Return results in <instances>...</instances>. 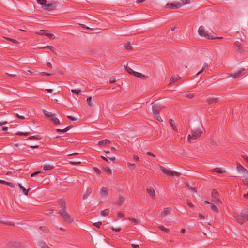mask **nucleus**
<instances>
[{"label": "nucleus", "mask_w": 248, "mask_h": 248, "mask_svg": "<svg viewBox=\"0 0 248 248\" xmlns=\"http://www.w3.org/2000/svg\"><path fill=\"white\" fill-rule=\"evenodd\" d=\"M234 217L238 223L242 224L248 221V210H242L240 214H235Z\"/></svg>", "instance_id": "1"}, {"label": "nucleus", "mask_w": 248, "mask_h": 248, "mask_svg": "<svg viewBox=\"0 0 248 248\" xmlns=\"http://www.w3.org/2000/svg\"><path fill=\"white\" fill-rule=\"evenodd\" d=\"M59 214L62 218L64 221L67 223L71 224L73 222V220L71 218L70 215L66 211V209H61L59 211Z\"/></svg>", "instance_id": "2"}, {"label": "nucleus", "mask_w": 248, "mask_h": 248, "mask_svg": "<svg viewBox=\"0 0 248 248\" xmlns=\"http://www.w3.org/2000/svg\"><path fill=\"white\" fill-rule=\"evenodd\" d=\"M202 133V132L200 129L197 128L192 130L191 131V134H189L188 135V141L190 142L191 139L193 140L196 139L200 137Z\"/></svg>", "instance_id": "3"}, {"label": "nucleus", "mask_w": 248, "mask_h": 248, "mask_svg": "<svg viewBox=\"0 0 248 248\" xmlns=\"http://www.w3.org/2000/svg\"><path fill=\"white\" fill-rule=\"evenodd\" d=\"M8 248H25V246L23 243L18 241H10L7 243Z\"/></svg>", "instance_id": "4"}, {"label": "nucleus", "mask_w": 248, "mask_h": 248, "mask_svg": "<svg viewBox=\"0 0 248 248\" xmlns=\"http://www.w3.org/2000/svg\"><path fill=\"white\" fill-rule=\"evenodd\" d=\"M198 33L201 36L204 37L206 39H212V36L210 35L209 33L205 31L203 26H201L198 29Z\"/></svg>", "instance_id": "5"}, {"label": "nucleus", "mask_w": 248, "mask_h": 248, "mask_svg": "<svg viewBox=\"0 0 248 248\" xmlns=\"http://www.w3.org/2000/svg\"><path fill=\"white\" fill-rule=\"evenodd\" d=\"M59 4L58 1H53L50 3L47 4L45 7H43V10L45 11H50L57 9V5Z\"/></svg>", "instance_id": "6"}, {"label": "nucleus", "mask_w": 248, "mask_h": 248, "mask_svg": "<svg viewBox=\"0 0 248 248\" xmlns=\"http://www.w3.org/2000/svg\"><path fill=\"white\" fill-rule=\"evenodd\" d=\"M38 35H44L48 37L50 39L54 40L55 38V36L53 34L49 33L48 31L45 30H40V32L36 33Z\"/></svg>", "instance_id": "7"}, {"label": "nucleus", "mask_w": 248, "mask_h": 248, "mask_svg": "<svg viewBox=\"0 0 248 248\" xmlns=\"http://www.w3.org/2000/svg\"><path fill=\"white\" fill-rule=\"evenodd\" d=\"M182 6V4L180 2L176 3H167L165 5V7H169L172 9H175L181 7Z\"/></svg>", "instance_id": "8"}, {"label": "nucleus", "mask_w": 248, "mask_h": 248, "mask_svg": "<svg viewBox=\"0 0 248 248\" xmlns=\"http://www.w3.org/2000/svg\"><path fill=\"white\" fill-rule=\"evenodd\" d=\"M234 44L237 48V51L239 53H242L244 52L243 45L241 42L239 41H235Z\"/></svg>", "instance_id": "9"}, {"label": "nucleus", "mask_w": 248, "mask_h": 248, "mask_svg": "<svg viewBox=\"0 0 248 248\" xmlns=\"http://www.w3.org/2000/svg\"><path fill=\"white\" fill-rule=\"evenodd\" d=\"M153 105L152 106V111H160L161 110H162L164 108V106H162V105L160 104H155L154 102Z\"/></svg>", "instance_id": "10"}, {"label": "nucleus", "mask_w": 248, "mask_h": 248, "mask_svg": "<svg viewBox=\"0 0 248 248\" xmlns=\"http://www.w3.org/2000/svg\"><path fill=\"white\" fill-rule=\"evenodd\" d=\"M237 170L239 172L248 174V171L238 162L237 163Z\"/></svg>", "instance_id": "11"}, {"label": "nucleus", "mask_w": 248, "mask_h": 248, "mask_svg": "<svg viewBox=\"0 0 248 248\" xmlns=\"http://www.w3.org/2000/svg\"><path fill=\"white\" fill-rule=\"evenodd\" d=\"M160 169L164 173L166 174L167 175H171L172 176L173 171L171 170H168L164 168L163 166H160Z\"/></svg>", "instance_id": "12"}, {"label": "nucleus", "mask_w": 248, "mask_h": 248, "mask_svg": "<svg viewBox=\"0 0 248 248\" xmlns=\"http://www.w3.org/2000/svg\"><path fill=\"white\" fill-rule=\"evenodd\" d=\"M100 193L102 196L106 197L108 194V189L106 187H103L100 190Z\"/></svg>", "instance_id": "13"}, {"label": "nucleus", "mask_w": 248, "mask_h": 248, "mask_svg": "<svg viewBox=\"0 0 248 248\" xmlns=\"http://www.w3.org/2000/svg\"><path fill=\"white\" fill-rule=\"evenodd\" d=\"M245 70L244 69H241L239 70L237 72H236L235 73H232V74H229V76L232 77L233 78H236L238 77H239L241 74V73L244 71Z\"/></svg>", "instance_id": "14"}, {"label": "nucleus", "mask_w": 248, "mask_h": 248, "mask_svg": "<svg viewBox=\"0 0 248 248\" xmlns=\"http://www.w3.org/2000/svg\"><path fill=\"white\" fill-rule=\"evenodd\" d=\"M58 203L60 207L61 208V209H66L65 202L62 199H60L58 201Z\"/></svg>", "instance_id": "15"}, {"label": "nucleus", "mask_w": 248, "mask_h": 248, "mask_svg": "<svg viewBox=\"0 0 248 248\" xmlns=\"http://www.w3.org/2000/svg\"><path fill=\"white\" fill-rule=\"evenodd\" d=\"M125 200V198L123 196L119 195V199L116 202V203L119 206H121Z\"/></svg>", "instance_id": "16"}, {"label": "nucleus", "mask_w": 248, "mask_h": 248, "mask_svg": "<svg viewBox=\"0 0 248 248\" xmlns=\"http://www.w3.org/2000/svg\"><path fill=\"white\" fill-rule=\"evenodd\" d=\"M212 197L216 199L218 202H220V200L218 199L219 193L215 189H213L212 191Z\"/></svg>", "instance_id": "17"}, {"label": "nucleus", "mask_w": 248, "mask_h": 248, "mask_svg": "<svg viewBox=\"0 0 248 248\" xmlns=\"http://www.w3.org/2000/svg\"><path fill=\"white\" fill-rule=\"evenodd\" d=\"M180 77L178 76V75H174V76L172 77L170 81L169 84H172L177 80H179L180 79Z\"/></svg>", "instance_id": "18"}, {"label": "nucleus", "mask_w": 248, "mask_h": 248, "mask_svg": "<svg viewBox=\"0 0 248 248\" xmlns=\"http://www.w3.org/2000/svg\"><path fill=\"white\" fill-rule=\"evenodd\" d=\"M218 101V98L217 97H209L207 99V102L208 104L217 103Z\"/></svg>", "instance_id": "19"}, {"label": "nucleus", "mask_w": 248, "mask_h": 248, "mask_svg": "<svg viewBox=\"0 0 248 248\" xmlns=\"http://www.w3.org/2000/svg\"><path fill=\"white\" fill-rule=\"evenodd\" d=\"M147 191L151 197H154L155 195V191L152 187L147 188Z\"/></svg>", "instance_id": "20"}, {"label": "nucleus", "mask_w": 248, "mask_h": 248, "mask_svg": "<svg viewBox=\"0 0 248 248\" xmlns=\"http://www.w3.org/2000/svg\"><path fill=\"white\" fill-rule=\"evenodd\" d=\"M92 192V188H90V187H88L85 193L83 195V199L84 200H85V199H87L88 197L91 194Z\"/></svg>", "instance_id": "21"}, {"label": "nucleus", "mask_w": 248, "mask_h": 248, "mask_svg": "<svg viewBox=\"0 0 248 248\" xmlns=\"http://www.w3.org/2000/svg\"><path fill=\"white\" fill-rule=\"evenodd\" d=\"M153 113L154 115V117L158 121L162 122V120L161 119V117L160 116L159 114V111H153Z\"/></svg>", "instance_id": "22"}, {"label": "nucleus", "mask_w": 248, "mask_h": 248, "mask_svg": "<svg viewBox=\"0 0 248 248\" xmlns=\"http://www.w3.org/2000/svg\"><path fill=\"white\" fill-rule=\"evenodd\" d=\"M110 143V141L109 140H108V139H105L104 140L99 141L98 144L99 146H102V145H105L107 144H108Z\"/></svg>", "instance_id": "23"}, {"label": "nucleus", "mask_w": 248, "mask_h": 248, "mask_svg": "<svg viewBox=\"0 0 248 248\" xmlns=\"http://www.w3.org/2000/svg\"><path fill=\"white\" fill-rule=\"evenodd\" d=\"M17 186L20 187L21 189L22 190L23 192L24 193V194L25 195H28V192L29 190H30V188L28 189H26L25 187H24L20 184L18 183Z\"/></svg>", "instance_id": "24"}, {"label": "nucleus", "mask_w": 248, "mask_h": 248, "mask_svg": "<svg viewBox=\"0 0 248 248\" xmlns=\"http://www.w3.org/2000/svg\"><path fill=\"white\" fill-rule=\"evenodd\" d=\"M51 120L53 122V124H60L59 119L55 117V115H53V117L50 118Z\"/></svg>", "instance_id": "25"}, {"label": "nucleus", "mask_w": 248, "mask_h": 248, "mask_svg": "<svg viewBox=\"0 0 248 248\" xmlns=\"http://www.w3.org/2000/svg\"><path fill=\"white\" fill-rule=\"evenodd\" d=\"M38 245L41 248H50V247L44 242H39Z\"/></svg>", "instance_id": "26"}, {"label": "nucleus", "mask_w": 248, "mask_h": 248, "mask_svg": "<svg viewBox=\"0 0 248 248\" xmlns=\"http://www.w3.org/2000/svg\"><path fill=\"white\" fill-rule=\"evenodd\" d=\"M212 171L217 172L219 174H222L225 172V171L223 170L221 168H216L215 169H213L212 170Z\"/></svg>", "instance_id": "27"}, {"label": "nucleus", "mask_w": 248, "mask_h": 248, "mask_svg": "<svg viewBox=\"0 0 248 248\" xmlns=\"http://www.w3.org/2000/svg\"><path fill=\"white\" fill-rule=\"evenodd\" d=\"M208 67V64L207 63H204L202 67V69L196 74V75H198L202 73L204 71L205 68H206Z\"/></svg>", "instance_id": "28"}, {"label": "nucleus", "mask_w": 248, "mask_h": 248, "mask_svg": "<svg viewBox=\"0 0 248 248\" xmlns=\"http://www.w3.org/2000/svg\"><path fill=\"white\" fill-rule=\"evenodd\" d=\"M109 213V210L108 209H106L104 210H102L101 211L100 214L102 216H106L108 215Z\"/></svg>", "instance_id": "29"}, {"label": "nucleus", "mask_w": 248, "mask_h": 248, "mask_svg": "<svg viewBox=\"0 0 248 248\" xmlns=\"http://www.w3.org/2000/svg\"><path fill=\"white\" fill-rule=\"evenodd\" d=\"M31 132H17L16 135L18 136H27L31 134Z\"/></svg>", "instance_id": "30"}, {"label": "nucleus", "mask_w": 248, "mask_h": 248, "mask_svg": "<svg viewBox=\"0 0 248 248\" xmlns=\"http://www.w3.org/2000/svg\"><path fill=\"white\" fill-rule=\"evenodd\" d=\"M43 112L44 114V115L46 116L47 117H48V118H51V117H53V114H52V113L51 112H49L48 111H47L45 109H43Z\"/></svg>", "instance_id": "31"}, {"label": "nucleus", "mask_w": 248, "mask_h": 248, "mask_svg": "<svg viewBox=\"0 0 248 248\" xmlns=\"http://www.w3.org/2000/svg\"><path fill=\"white\" fill-rule=\"evenodd\" d=\"M37 2L39 4H41L43 7H45L47 4V0H37Z\"/></svg>", "instance_id": "32"}, {"label": "nucleus", "mask_w": 248, "mask_h": 248, "mask_svg": "<svg viewBox=\"0 0 248 248\" xmlns=\"http://www.w3.org/2000/svg\"><path fill=\"white\" fill-rule=\"evenodd\" d=\"M128 219L130 221H132L133 223H134L135 224H138L140 223V220L135 219L131 217H129Z\"/></svg>", "instance_id": "33"}, {"label": "nucleus", "mask_w": 248, "mask_h": 248, "mask_svg": "<svg viewBox=\"0 0 248 248\" xmlns=\"http://www.w3.org/2000/svg\"><path fill=\"white\" fill-rule=\"evenodd\" d=\"M169 122H170V125H171V126L172 127L173 129L175 131L177 132V128L176 126L174 124V121H173V120L170 119Z\"/></svg>", "instance_id": "34"}, {"label": "nucleus", "mask_w": 248, "mask_h": 248, "mask_svg": "<svg viewBox=\"0 0 248 248\" xmlns=\"http://www.w3.org/2000/svg\"><path fill=\"white\" fill-rule=\"evenodd\" d=\"M53 168H54V166H50V165H47V164L45 165L43 167V170H50Z\"/></svg>", "instance_id": "35"}, {"label": "nucleus", "mask_w": 248, "mask_h": 248, "mask_svg": "<svg viewBox=\"0 0 248 248\" xmlns=\"http://www.w3.org/2000/svg\"><path fill=\"white\" fill-rule=\"evenodd\" d=\"M41 139V136H39V135L30 136L28 138V139L30 140H40Z\"/></svg>", "instance_id": "36"}, {"label": "nucleus", "mask_w": 248, "mask_h": 248, "mask_svg": "<svg viewBox=\"0 0 248 248\" xmlns=\"http://www.w3.org/2000/svg\"><path fill=\"white\" fill-rule=\"evenodd\" d=\"M134 76H135L136 77L141 78H145V76L144 75H143L140 73H139V72H135Z\"/></svg>", "instance_id": "37"}, {"label": "nucleus", "mask_w": 248, "mask_h": 248, "mask_svg": "<svg viewBox=\"0 0 248 248\" xmlns=\"http://www.w3.org/2000/svg\"><path fill=\"white\" fill-rule=\"evenodd\" d=\"M170 208H165L164 209V211L161 212V215H166L168 214L170 211Z\"/></svg>", "instance_id": "38"}, {"label": "nucleus", "mask_w": 248, "mask_h": 248, "mask_svg": "<svg viewBox=\"0 0 248 248\" xmlns=\"http://www.w3.org/2000/svg\"><path fill=\"white\" fill-rule=\"evenodd\" d=\"M125 70L129 74L132 75H134L135 73V71H133V69L127 66L125 67Z\"/></svg>", "instance_id": "39"}, {"label": "nucleus", "mask_w": 248, "mask_h": 248, "mask_svg": "<svg viewBox=\"0 0 248 248\" xmlns=\"http://www.w3.org/2000/svg\"><path fill=\"white\" fill-rule=\"evenodd\" d=\"M0 223H3V224H5L6 225H10V226H14L15 225V223H13V222H4L3 221L1 218H0Z\"/></svg>", "instance_id": "40"}, {"label": "nucleus", "mask_w": 248, "mask_h": 248, "mask_svg": "<svg viewBox=\"0 0 248 248\" xmlns=\"http://www.w3.org/2000/svg\"><path fill=\"white\" fill-rule=\"evenodd\" d=\"M87 101L90 106L92 107L93 106V103L92 102V98L91 96L88 97L87 98Z\"/></svg>", "instance_id": "41"}, {"label": "nucleus", "mask_w": 248, "mask_h": 248, "mask_svg": "<svg viewBox=\"0 0 248 248\" xmlns=\"http://www.w3.org/2000/svg\"><path fill=\"white\" fill-rule=\"evenodd\" d=\"M159 228L163 231L165 232H170V230L166 228L164 226H159Z\"/></svg>", "instance_id": "42"}, {"label": "nucleus", "mask_w": 248, "mask_h": 248, "mask_svg": "<svg viewBox=\"0 0 248 248\" xmlns=\"http://www.w3.org/2000/svg\"><path fill=\"white\" fill-rule=\"evenodd\" d=\"M211 209L213 211H214L215 212H218V208H217V206H216L215 205L212 204L211 206Z\"/></svg>", "instance_id": "43"}, {"label": "nucleus", "mask_w": 248, "mask_h": 248, "mask_svg": "<svg viewBox=\"0 0 248 248\" xmlns=\"http://www.w3.org/2000/svg\"><path fill=\"white\" fill-rule=\"evenodd\" d=\"M186 187L188 189L191 190L192 192H196V190L195 188L192 187L189 184L186 185Z\"/></svg>", "instance_id": "44"}, {"label": "nucleus", "mask_w": 248, "mask_h": 248, "mask_svg": "<svg viewBox=\"0 0 248 248\" xmlns=\"http://www.w3.org/2000/svg\"><path fill=\"white\" fill-rule=\"evenodd\" d=\"M103 169L104 170V171L109 173V174H111L112 171L111 169H110L109 168L107 167H103Z\"/></svg>", "instance_id": "45"}, {"label": "nucleus", "mask_w": 248, "mask_h": 248, "mask_svg": "<svg viewBox=\"0 0 248 248\" xmlns=\"http://www.w3.org/2000/svg\"><path fill=\"white\" fill-rule=\"evenodd\" d=\"M6 39H7V40H9L14 43H15V44H18L19 43V42L17 41L16 40V39H12V38H6Z\"/></svg>", "instance_id": "46"}, {"label": "nucleus", "mask_w": 248, "mask_h": 248, "mask_svg": "<svg viewBox=\"0 0 248 248\" xmlns=\"http://www.w3.org/2000/svg\"><path fill=\"white\" fill-rule=\"evenodd\" d=\"M44 48H48L49 49H50L51 51H52V52H53L55 54H57V53L54 52V47L53 46H45L44 47Z\"/></svg>", "instance_id": "47"}, {"label": "nucleus", "mask_w": 248, "mask_h": 248, "mask_svg": "<svg viewBox=\"0 0 248 248\" xmlns=\"http://www.w3.org/2000/svg\"><path fill=\"white\" fill-rule=\"evenodd\" d=\"M125 48L127 50H130L132 49V46H131V44L130 43H127L125 45Z\"/></svg>", "instance_id": "48"}, {"label": "nucleus", "mask_w": 248, "mask_h": 248, "mask_svg": "<svg viewBox=\"0 0 248 248\" xmlns=\"http://www.w3.org/2000/svg\"><path fill=\"white\" fill-rule=\"evenodd\" d=\"M102 224V223L101 222L99 221V222H97L96 223H94L93 225L94 226L96 227L97 228H99L100 227V226H101Z\"/></svg>", "instance_id": "49"}, {"label": "nucleus", "mask_w": 248, "mask_h": 248, "mask_svg": "<svg viewBox=\"0 0 248 248\" xmlns=\"http://www.w3.org/2000/svg\"><path fill=\"white\" fill-rule=\"evenodd\" d=\"M39 229L43 232H45V233H47V228L46 227L44 226H41L40 227Z\"/></svg>", "instance_id": "50"}, {"label": "nucleus", "mask_w": 248, "mask_h": 248, "mask_svg": "<svg viewBox=\"0 0 248 248\" xmlns=\"http://www.w3.org/2000/svg\"><path fill=\"white\" fill-rule=\"evenodd\" d=\"M71 92L73 93L78 94L81 92V90H80L73 89L71 90Z\"/></svg>", "instance_id": "51"}, {"label": "nucleus", "mask_w": 248, "mask_h": 248, "mask_svg": "<svg viewBox=\"0 0 248 248\" xmlns=\"http://www.w3.org/2000/svg\"><path fill=\"white\" fill-rule=\"evenodd\" d=\"M93 170H94V171H95V172L97 174L100 175V174H101V171H100V170L98 168H96V167H94V168H93Z\"/></svg>", "instance_id": "52"}, {"label": "nucleus", "mask_w": 248, "mask_h": 248, "mask_svg": "<svg viewBox=\"0 0 248 248\" xmlns=\"http://www.w3.org/2000/svg\"><path fill=\"white\" fill-rule=\"evenodd\" d=\"M41 173V171H36V172H34V173H31V177H34V176H35V175H38V174H40V173Z\"/></svg>", "instance_id": "53"}, {"label": "nucleus", "mask_w": 248, "mask_h": 248, "mask_svg": "<svg viewBox=\"0 0 248 248\" xmlns=\"http://www.w3.org/2000/svg\"><path fill=\"white\" fill-rule=\"evenodd\" d=\"M115 81H116V79H115V78L114 77H112L110 78V80H109V82L110 83H113Z\"/></svg>", "instance_id": "54"}, {"label": "nucleus", "mask_w": 248, "mask_h": 248, "mask_svg": "<svg viewBox=\"0 0 248 248\" xmlns=\"http://www.w3.org/2000/svg\"><path fill=\"white\" fill-rule=\"evenodd\" d=\"M147 154L148 155H149V156H152V157H153L155 159L156 158L155 155L153 153H152L150 152H147Z\"/></svg>", "instance_id": "55"}, {"label": "nucleus", "mask_w": 248, "mask_h": 248, "mask_svg": "<svg viewBox=\"0 0 248 248\" xmlns=\"http://www.w3.org/2000/svg\"><path fill=\"white\" fill-rule=\"evenodd\" d=\"M69 163H70V164H71L72 165H79L81 163V162L80 161H78V162L70 161Z\"/></svg>", "instance_id": "56"}, {"label": "nucleus", "mask_w": 248, "mask_h": 248, "mask_svg": "<svg viewBox=\"0 0 248 248\" xmlns=\"http://www.w3.org/2000/svg\"><path fill=\"white\" fill-rule=\"evenodd\" d=\"M194 95L191 93H188L186 95V97L189 99H192L194 97Z\"/></svg>", "instance_id": "57"}, {"label": "nucleus", "mask_w": 248, "mask_h": 248, "mask_svg": "<svg viewBox=\"0 0 248 248\" xmlns=\"http://www.w3.org/2000/svg\"><path fill=\"white\" fill-rule=\"evenodd\" d=\"M128 167L130 169H134V168L135 167V164L128 163Z\"/></svg>", "instance_id": "58"}, {"label": "nucleus", "mask_w": 248, "mask_h": 248, "mask_svg": "<svg viewBox=\"0 0 248 248\" xmlns=\"http://www.w3.org/2000/svg\"><path fill=\"white\" fill-rule=\"evenodd\" d=\"M113 231L114 232H120L121 230V228H113V227H111V228Z\"/></svg>", "instance_id": "59"}, {"label": "nucleus", "mask_w": 248, "mask_h": 248, "mask_svg": "<svg viewBox=\"0 0 248 248\" xmlns=\"http://www.w3.org/2000/svg\"><path fill=\"white\" fill-rule=\"evenodd\" d=\"M6 185H8L11 187H15V185L12 183L6 182Z\"/></svg>", "instance_id": "60"}, {"label": "nucleus", "mask_w": 248, "mask_h": 248, "mask_svg": "<svg viewBox=\"0 0 248 248\" xmlns=\"http://www.w3.org/2000/svg\"><path fill=\"white\" fill-rule=\"evenodd\" d=\"M117 215L119 217H123L124 216V213L122 212H118Z\"/></svg>", "instance_id": "61"}, {"label": "nucleus", "mask_w": 248, "mask_h": 248, "mask_svg": "<svg viewBox=\"0 0 248 248\" xmlns=\"http://www.w3.org/2000/svg\"><path fill=\"white\" fill-rule=\"evenodd\" d=\"M187 204L188 205V206H189L190 207H191V208H193L194 207V205L193 204L189 201V200H187Z\"/></svg>", "instance_id": "62"}, {"label": "nucleus", "mask_w": 248, "mask_h": 248, "mask_svg": "<svg viewBox=\"0 0 248 248\" xmlns=\"http://www.w3.org/2000/svg\"><path fill=\"white\" fill-rule=\"evenodd\" d=\"M242 157H243V159L247 162L248 163V157L245 155H241Z\"/></svg>", "instance_id": "63"}, {"label": "nucleus", "mask_w": 248, "mask_h": 248, "mask_svg": "<svg viewBox=\"0 0 248 248\" xmlns=\"http://www.w3.org/2000/svg\"><path fill=\"white\" fill-rule=\"evenodd\" d=\"M131 246L133 248H140V247L139 245L132 244H131Z\"/></svg>", "instance_id": "64"}]
</instances>
